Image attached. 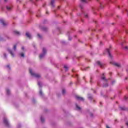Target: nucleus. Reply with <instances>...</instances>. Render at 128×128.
<instances>
[{"instance_id":"nucleus-25","label":"nucleus","mask_w":128,"mask_h":128,"mask_svg":"<svg viewBox=\"0 0 128 128\" xmlns=\"http://www.w3.org/2000/svg\"><path fill=\"white\" fill-rule=\"evenodd\" d=\"M102 80H106V78H104V77H102Z\"/></svg>"},{"instance_id":"nucleus-4","label":"nucleus","mask_w":128,"mask_h":128,"mask_svg":"<svg viewBox=\"0 0 128 128\" xmlns=\"http://www.w3.org/2000/svg\"><path fill=\"white\" fill-rule=\"evenodd\" d=\"M76 98L78 100H84V99L82 97L79 96H76Z\"/></svg>"},{"instance_id":"nucleus-15","label":"nucleus","mask_w":128,"mask_h":128,"mask_svg":"<svg viewBox=\"0 0 128 128\" xmlns=\"http://www.w3.org/2000/svg\"><path fill=\"white\" fill-rule=\"evenodd\" d=\"M76 108H78V110H80V107L78 106V104H76Z\"/></svg>"},{"instance_id":"nucleus-16","label":"nucleus","mask_w":128,"mask_h":128,"mask_svg":"<svg viewBox=\"0 0 128 128\" xmlns=\"http://www.w3.org/2000/svg\"><path fill=\"white\" fill-rule=\"evenodd\" d=\"M20 56H21L22 58H24V53H21Z\"/></svg>"},{"instance_id":"nucleus-14","label":"nucleus","mask_w":128,"mask_h":128,"mask_svg":"<svg viewBox=\"0 0 128 128\" xmlns=\"http://www.w3.org/2000/svg\"><path fill=\"white\" fill-rule=\"evenodd\" d=\"M82 2H88V0H81Z\"/></svg>"},{"instance_id":"nucleus-21","label":"nucleus","mask_w":128,"mask_h":128,"mask_svg":"<svg viewBox=\"0 0 128 128\" xmlns=\"http://www.w3.org/2000/svg\"><path fill=\"white\" fill-rule=\"evenodd\" d=\"M38 86H42V83L38 82Z\"/></svg>"},{"instance_id":"nucleus-27","label":"nucleus","mask_w":128,"mask_h":128,"mask_svg":"<svg viewBox=\"0 0 128 128\" xmlns=\"http://www.w3.org/2000/svg\"><path fill=\"white\" fill-rule=\"evenodd\" d=\"M4 58H6V55L5 54H4Z\"/></svg>"},{"instance_id":"nucleus-20","label":"nucleus","mask_w":128,"mask_h":128,"mask_svg":"<svg viewBox=\"0 0 128 128\" xmlns=\"http://www.w3.org/2000/svg\"><path fill=\"white\" fill-rule=\"evenodd\" d=\"M6 8H7V10H11V8L10 6H7Z\"/></svg>"},{"instance_id":"nucleus-31","label":"nucleus","mask_w":128,"mask_h":128,"mask_svg":"<svg viewBox=\"0 0 128 128\" xmlns=\"http://www.w3.org/2000/svg\"><path fill=\"white\" fill-rule=\"evenodd\" d=\"M86 18H88V15L85 16Z\"/></svg>"},{"instance_id":"nucleus-13","label":"nucleus","mask_w":128,"mask_h":128,"mask_svg":"<svg viewBox=\"0 0 128 128\" xmlns=\"http://www.w3.org/2000/svg\"><path fill=\"white\" fill-rule=\"evenodd\" d=\"M40 120L42 122H44V119L42 117L40 118Z\"/></svg>"},{"instance_id":"nucleus-32","label":"nucleus","mask_w":128,"mask_h":128,"mask_svg":"<svg viewBox=\"0 0 128 128\" xmlns=\"http://www.w3.org/2000/svg\"><path fill=\"white\" fill-rule=\"evenodd\" d=\"M7 68H10V66H7Z\"/></svg>"},{"instance_id":"nucleus-28","label":"nucleus","mask_w":128,"mask_h":128,"mask_svg":"<svg viewBox=\"0 0 128 128\" xmlns=\"http://www.w3.org/2000/svg\"><path fill=\"white\" fill-rule=\"evenodd\" d=\"M106 128H110L108 126H106Z\"/></svg>"},{"instance_id":"nucleus-17","label":"nucleus","mask_w":128,"mask_h":128,"mask_svg":"<svg viewBox=\"0 0 128 128\" xmlns=\"http://www.w3.org/2000/svg\"><path fill=\"white\" fill-rule=\"evenodd\" d=\"M16 50V45H14V50Z\"/></svg>"},{"instance_id":"nucleus-5","label":"nucleus","mask_w":128,"mask_h":128,"mask_svg":"<svg viewBox=\"0 0 128 128\" xmlns=\"http://www.w3.org/2000/svg\"><path fill=\"white\" fill-rule=\"evenodd\" d=\"M7 50L8 52H10V54H11L12 56H13V57L14 56V53L12 52V50H10V49L8 48Z\"/></svg>"},{"instance_id":"nucleus-30","label":"nucleus","mask_w":128,"mask_h":128,"mask_svg":"<svg viewBox=\"0 0 128 128\" xmlns=\"http://www.w3.org/2000/svg\"><path fill=\"white\" fill-rule=\"evenodd\" d=\"M72 40V39L70 38V37H69V40Z\"/></svg>"},{"instance_id":"nucleus-29","label":"nucleus","mask_w":128,"mask_h":128,"mask_svg":"<svg viewBox=\"0 0 128 128\" xmlns=\"http://www.w3.org/2000/svg\"><path fill=\"white\" fill-rule=\"evenodd\" d=\"M125 48H126V50L128 49V46H126V47H125Z\"/></svg>"},{"instance_id":"nucleus-26","label":"nucleus","mask_w":128,"mask_h":128,"mask_svg":"<svg viewBox=\"0 0 128 128\" xmlns=\"http://www.w3.org/2000/svg\"><path fill=\"white\" fill-rule=\"evenodd\" d=\"M88 98L89 100H92V96H88Z\"/></svg>"},{"instance_id":"nucleus-34","label":"nucleus","mask_w":128,"mask_h":128,"mask_svg":"<svg viewBox=\"0 0 128 128\" xmlns=\"http://www.w3.org/2000/svg\"><path fill=\"white\" fill-rule=\"evenodd\" d=\"M5 0V2H6V0Z\"/></svg>"},{"instance_id":"nucleus-24","label":"nucleus","mask_w":128,"mask_h":128,"mask_svg":"<svg viewBox=\"0 0 128 128\" xmlns=\"http://www.w3.org/2000/svg\"><path fill=\"white\" fill-rule=\"evenodd\" d=\"M38 36L40 38H42V36H40V34H38Z\"/></svg>"},{"instance_id":"nucleus-19","label":"nucleus","mask_w":128,"mask_h":128,"mask_svg":"<svg viewBox=\"0 0 128 128\" xmlns=\"http://www.w3.org/2000/svg\"><path fill=\"white\" fill-rule=\"evenodd\" d=\"M39 94L40 96H42V90H40Z\"/></svg>"},{"instance_id":"nucleus-1","label":"nucleus","mask_w":128,"mask_h":128,"mask_svg":"<svg viewBox=\"0 0 128 128\" xmlns=\"http://www.w3.org/2000/svg\"><path fill=\"white\" fill-rule=\"evenodd\" d=\"M29 70L30 74L33 76H34V78H40V74H36V73L32 72V69H30Z\"/></svg>"},{"instance_id":"nucleus-6","label":"nucleus","mask_w":128,"mask_h":128,"mask_svg":"<svg viewBox=\"0 0 128 128\" xmlns=\"http://www.w3.org/2000/svg\"><path fill=\"white\" fill-rule=\"evenodd\" d=\"M26 36L27 38H32V35L29 32H26Z\"/></svg>"},{"instance_id":"nucleus-2","label":"nucleus","mask_w":128,"mask_h":128,"mask_svg":"<svg viewBox=\"0 0 128 128\" xmlns=\"http://www.w3.org/2000/svg\"><path fill=\"white\" fill-rule=\"evenodd\" d=\"M42 52L43 54H40V58H44V56H46V48H43Z\"/></svg>"},{"instance_id":"nucleus-8","label":"nucleus","mask_w":128,"mask_h":128,"mask_svg":"<svg viewBox=\"0 0 128 128\" xmlns=\"http://www.w3.org/2000/svg\"><path fill=\"white\" fill-rule=\"evenodd\" d=\"M0 22H2V24L3 26H6V22H4V20H0Z\"/></svg>"},{"instance_id":"nucleus-9","label":"nucleus","mask_w":128,"mask_h":128,"mask_svg":"<svg viewBox=\"0 0 128 128\" xmlns=\"http://www.w3.org/2000/svg\"><path fill=\"white\" fill-rule=\"evenodd\" d=\"M97 64H98V66H102V63H100V62L98 61L96 62Z\"/></svg>"},{"instance_id":"nucleus-7","label":"nucleus","mask_w":128,"mask_h":128,"mask_svg":"<svg viewBox=\"0 0 128 128\" xmlns=\"http://www.w3.org/2000/svg\"><path fill=\"white\" fill-rule=\"evenodd\" d=\"M14 33L15 34H17L18 36L19 34H20V33L18 32V31H16V30H15L14 32Z\"/></svg>"},{"instance_id":"nucleus-3","label":"nucleus","mask_w":128,"mask_h":128,"mask_svg":"<svg viewBox=\"0 0 128 128\" xmlns=\"http://www.w3.org/2000/svg\"><path fill=\"white\" fill-rule=\"evenodd\" d=\"M4 122L6 124V126H8L10 125L6 118H4Z\"/></svg>"},{"instance_id":"nucleus-10","label":"nucleus","mask_w":128,"mask_h":128,"mask_svg":"<svg viewBox=\"0 0 128 128\" xmlns=\"http://www.w3.org/2000/svg\"><path fill=\"white\" fill-rule=\"evenodd\" d=\"M54 0H51V4L52 6H54Z\"/></svg>"},{"instance_id":"nucleus-22","label":"nucleus","mask_w":128,"mask_h":128,"mask_svg":"<svg viewBox=\"0 0 128 128\" xmlns=\"http://www.w3.org/2000/svg\"><path fill=\"white\" fill-rule=\"evenodd\" d=\"M62 92L63 94H66V90H63L62 91Z\"/></svg>"},{"instance_id":"nucleus-33","label":"nucleus","mask_w":128,"mask_h":128,"mask_svg":"<svg viewBox=\"0 0 128 128\" xmlns=\"http://www.w3.org/2000/svg\"><path fill=\"white\" fill-rule=\"evenodd\" d=\"M22 50H24V47H22Z\"/></svg>"},{"instance_id":"nucleus-23","label":"nucleus","mask_w":128,"mask_h":128,"mask_svg":"<svg viewBox=\"0 0 128 128\" xmlns=\"http://www.w3.org/2000/svg\"><path fill=\"white\" fill-rule=\"evenodd\" d=\"M6 92H7V94H10V90H6Z\"/></svg>"},{"instance_id":"nucleus-18","label":"nucleus","mask_w":128,"mask_h":128,"mask_svg":"<svg viewBox=\"0 0 128 128\" xmlns=\"http://www.w3.org/2000/svg\"><path fill=\"white\" fill-rule=\"evenodd\" d=\"M64 68H65L66 70H68V68L66 66H64Z\"/></svg>"},{"instance_id":"nucleus-11","label":"nucleus","mask_w":128,"mask_h":128,"mask_svg":"<svg viewBox=\"0 0 128 128\" xmlns=\"http://www.w3.org/2000/svg\"><path fill=\"white\" fill-rule=\"evenodd\" d=\"M106 52H107L108 54L110 56V50L106 49Z\"/></svg>"},{"instance_id":"nucleus-12","label":"nucleus","mask_w":128,"mask_h":128,"mask_svg":"<svg viewBox=\"0 0 128 128\" xmlns=\"http://www.w3.org/2000/svg\"><path fill=\"white\" fill-rule=\"evenodd\" d=\"M114 64L116 66H120V64L118 63H115Z\"/></svg>"}]
</instances>
